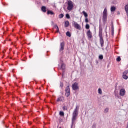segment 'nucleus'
<instances>
[{
	"instance_id": "16",
	"label": "nucleus",
	"mask_w": 128,
	"mask_h": 128,
	"mask_svg": "<svg viewBox=\"0 0 128 128\" xmlns=\"http://www.w3.org/2000/svg\"><path fill=\"white\" fill-rule=\"evenodd\" d=\"M82 14H83L84 16H85L86 18L88 16V13L84 11L82 12Z\"/></svg>"
},
{
	"instance_id": "13",
	"label": "nucleus",
	"mask_w": 128,
	"mask_h": 128,
	"mask_svg": "<svg viewBox=\"0 0 128 128\" xmlns=\"http://www.w3.org/2000/svg\"><path fill=\"white\" fill-rule=\"evenodd\" d=\"M42 10L43 12H46V7L44 6H42Z\"/></svg>"
},
{
	"instance_id": "23",
	"label": "nucleus",
	"mask_w": 128,
	"mask_h": 128,
	"mask_svg": "<svg viewBox=\"0 0 128 128\" xmlns=\"http://www.w3.org/2000/svg\"><path fill=\"white\" fill-rule=\"evenodd\" d=\"M55 28L57 30V32H60V28H58V26L57 25H56Z\"/></svg>"
},
{
	"instance_id": "15",
	"label": "nucleus",
	"mask_w": 128,
	"mask_h": 128,
	"mask_svg": "<svg viewBox=\"0 0 128 128\" xmlns=\"http://www.w3.org/2000/svg\"><path fill=\"white\" fill-rule=\"evenodd\" d=\"M116 8L114 6H112L111 8V12H116Z\"/></svg>"
},
{
	"instance_id": "27",
	"label": "nucleus",
	"mask_w": 128,
	"mask_h": 128,
	"mask_svg": "<svg viewBox=\"0 0 128 128\" xmlns=\"http://www.w3.org/2000/svg\"><path fill=\"white\" fill-rule=\"evenodd\" d=\"M64 14H60L59 16L60 18H64Z\"/></svg>"
},
{
	"instance_id": "29",
	"label": "nucleus",
	"mask_w": 128,
	"mask_h": 128,
	"mask_svg": "<svg viewBox=\"0 0 128 128\" xmlns=\"http://www.w3.org/2000/svg\"><path fill=\"white\" fill-rule=\"evenodd\" d=\"M99 58L100 60H104V56L102 55H100V56H99Z\"/></svg>"
},
{
	"instance_id": "25",
	"label": "nucleus",
	"mask_w": 128,
	"mask_h": 128,
	"mask_svg": "<svg viewBox=\"0 0 128 128\" xmlns=\"http://www.w3.org/2000/svg\"><path fill=\"white\" fill-rule=\"evenodd\" d=\"M98 94H102V89H100V88L98 89Z\"/></svg>"
},
{
	"instance_id": "7",
	"label": "nucleus",
	"mask_w": 128,
	"mask_h": 128,
	"mask_svg": "<svg viewBox=\"0 0 128 128\" xmlns=\"http://www.w3.org/2000/svg\"><path fill=\"white\" fill-rule=\"evenodd\" d=\"M66 96L67 98H68L70 96V86H68L66 89Z\"/></svg>"
},
{
	"instance_id": "2",
	"label": "nucleus",
	"mask_w": 128,
	"mask_h": 128,
	"mask_svg": "<svg viewBox=\"0 0 128 128\" xmlns=\"http://www.w3.org/2000/svg\"><path fill=\"white\" fill-rule=\"evenodd\" d=\"M79 110H80V106H76V109L74 110L73 112L72 122H74L76 120V117L78 114Z\"/></svg>"
},
{
	"instance_id": "35",
	"label": "nucleus",
	"mask_w": 128,
	"mask_h": 128,
	"mask_svg": "<svg viewBox=\"0 0 128 128\" xmlns=\"http://www.w3.org/2000/svg\"><path fill=\"white\" fill-rule=\"evenodd\" d=\"M106 30H108V26L106 27V34H108V32H106Z\"/></svg>"
},
{
	"instance_id": "24",
	"label": "nucleus",
	"mask_w": 128,
	"mask_h": 128,
	"mask_svg": "<svg viewBox=\"0 0 128 128\" xmlns=\"http://www.w3.org/2000/svg\"><path fill=\"white\" fill-rule=\"evenodd\" d=\"M127 74H128V70H126L123 72V76H126Z\"/></svg>"
},
{
	"instance_id": "21",
	"label": "nucleus",
	"mask_w": 128,
	"mask_h": 128,
	"mask_svg": "<svg viewBox=\"0 0 128 128\" xmlns=\"http://www.w3.org/2000/svg\"><path fill=\"white\" fill-rule=\"evenodd\" d=\"M62 70H66V64H62Z\"/></svg>"
},
{
	"instance_id": "26",
	"label": "nucleus",
	"mask_w": 128,
	"mask_h": 128,
	"mask_svg": "<svg viewBox=\"0 0 128 128\" xmlns=\"http://www.w3.org/2000/svg\"><path fill=\"white\" fill-rule=\"evenodd\" d=\"M125 10H126V12H128V5H126L125 6Z\"/></svg>"
},
{
	"instance_id": "28",
	"label": "nucleus",
	"mask_w": 128,
	"mask_h": 128,
	"mask_svg": "<svg viewBox=\"0 0 128 128\" xmlns=\"http://www.w3.org/2000/svg\"><path fill=\"white\" fill-rule=\"evenodd\" d=\"M66 18H68V20H70V14H66Z\"/></svg>"
},
{
	"instance_id": "12",
	"label": "nucleus",
	"mask_w": 128,
	"mask_h": 128,
	"mask_svg": "<svg viewBox=\"0 0 128 128\" xmlns=\"http://www.w3.org/2000/svg\"><path fill=\"white\" fill-rule=\"evenodd\" d=\"M58 102H64V98L62 96H60L57 100Z\"/></svg>"
},
{
	"instance_id": "6",
	"label": "nucleus",
	"mask_w": 128,
	"mask_h": 128,
	"mask_svg": "<svg viewBox=\"0 0 128 128\" xmlns=\"http://www.w3.org/2000/svg\"><path fill=\"white\" fill-rule=\"evenodd\" d=\"M72 26L76 28V30H82V27L80 26V25H79L76 22L74 21L72 22Z\"/></svg>"
},
{
	"instance_id": "20",
	"label": "nucleus",
	"mask_w": 128,
	"mask_h": 128,
	"mask_svg": "<svg viewBox=\"0 0 128 128\" xmlns=\"http://www.w3.org/2000/svg\"><path fill=\"white\" fill-rule=\"evenodd\" d=\"M90 24H87L86 26V30H90Z\"/></svg>"
},
{
	"instance_id": "37",
	"label": "nucleus",
	"mask_w": 128,
	"mask_h": 128,
	"mask_svg": "<svg viewBox=\"0 0 128 128\" xmlns=\"http://www.w3.org/2000/svg\"><path fill=\"white\" fill-rule=\"evenodd\" d=\"M60 128H62L61 127H60Z\"/></svg>"
},
{
	"instance_id": "9",
	"label": "nucleus",
	"mask_w": 128,
	"mask_h": 128,
	"mask_svg": "<svg viewBox=\"0 0 128 128\" xmlns=\"http://www.w3.org/2000/svg\"><path fill=\"white\" fill-rule=\"evenodd\" d=\"M65 46L64 42L60 43V52H62L64 50Z\"/></svg>"
},
{
	"instance_id": "4",
	"label": "nucleus",
	"mask_w": 128,
	"mask_h": 128,
	"mask_svg": "<svg viewBox=\"0 0 128 128\" xmlns=\"http://www.w3.org/2000/svg\"><path fill=\"white\" fill-rule=\"evenodd\" d=\"M106 22H108V10L105 8L103 12V22L106 24Z\"/></svg>"
},
{
	"instance_id": "14",
	"label": "nucleus",
	"mask_w": 128,
	"mask_h": 128,
	"mask_svg": "<svg viewBox=\"0 0 128 128\" xmlns=\"http://www.w3.org/2000/svg\"><path fill=\"white\" fill-rule=\"evenodd\" d=\"M68 26H70V22L66 21L65 23V27L68 28Z\"/></svg>"
},
{
	"instance_id": "22",
	"label": "nucleus",
	"mask_w": 128,
	"mask_h": 128,
	"mask_svg": "<svg viewBox=\"0 0 128 128\" xmlns=\"http://www.w3.org/2000/svg\"><path fill=\"white\" fill-rule=\"evenodd\" d=\"M60 115L61 116H64V113L63 112H60Z\"/></svg>"
},
{
	"instance_id": "30",
	"label": "nucleus",
	"mask_w": 128,
	"mask_h": 128,
	"mask_svg": "<svg viewBox=\"0 0 128 128\" xmlns=\"http://www.w3.org/2000/svg\"><path fill=\"white\" fill-rule=\"evenodd\" d=\"M120 60H122V58H120V57H118L116 59V61L120 62Z\"/></svg>"
},
{
	"instance_id": "34",
	"label": "nucleus",
	"mask_w": 128,
	"mask_h": 128,
	"mask_svg": "<svg viewBox=\"0 0 128 128\" xmlns=\"http://www.w3.org/2000/svg\"><path fill=\"white\" fill-rule=\"evenodd\" d=\"M60 88H64V84L60 83Z\"/></svg>"
},
{
	"instance_id": "32",
	"label": "nucleus",
	"mask_w": 128,
	"mask_h": 128,
	"mask_svg": "<svg viewBox=\"0 0 128 128\" xmlns=\"http://www.w3.org/2000/svg\"><path fill=\"white\" fill-rule=\"evenodd\" d=\"M108 110H110V109H108V108H106V110H105V112L107 113V112H108Z\"/></svg>"
},
{
	"instance_id": "31",
	"label": "nucleus",
	"mask_w": 128,
	"mask_h": 128,
	"mask_svg": "<svg viewBox=\"0 0 128 128\" xmlns=\"http://www.w3.org/2000/svg\"><path fill=\"white\" fill-rule=\"evenodd\" d=\"M64 110H68V107L64 106L63 107Z\"/></svg>"
},
{
	"instance_id": "3",
	"label": "nucleus",
	"mask_w": 128,
	"mask_h": 128,
	"mask_svg": "<svg viewBox=\"0 0 128 128\" xmlns=\"http://www.w3.org/2000/svg\"><path fill=\"white\" fill-rule=\"evenodd\" d=\"M74 2L72 0H68V8L67 10L69 12H72V10H74Z\"/></svg>"
},
{
	"instance_id": "8",
	"label": "nucleus",
	"mask_w": 128,
	"mask_h": 128,
	"mask_svg": "<svg viewBox=\"0 0 128 128\" xmlns=\"http://www.w3.org/2000/svg\"><path fill=\"white\" fill-rule=\"evenodd\" d=\"M86 34L88 38V40H90L92 38L93 36H92V32H90V30H89L87 32Z\"/></svg>"
},
{
	"instance_id": "5",
	"label": "nucleus",
	"mask_w": 128,
	"mask_h": 128,
	"mask_svg": "<svg viewBox=\"0 0 128 128\" xmlns=\"http://www.w3.org/2000/svg\"><path fill=\"white\" fill-rule=\"evenodd\" d=\"M72 88L73 90H80V85H78V83L75 82L72 85Z\"/></svg>"
},
{
	"instance_id": "17",
	"label": "nucleus",
	"mask_w": 128,
	"mask_h": 128,
	"mask_svg": "<svg viewBox=\"0 0 128 128\" xmlns=\"http://www.w3.org/2000/svg\"><path fill=\"white\" fill-rule=\"evenodd\" d=\"M122 78H124V80H128V76L126 75H122Z\"/></svg>"
},
{
	"instance_id": "11",
	"label": "nucleus",
	"mask_w": 128,
	"mask_h": 128,
	"mask_svg": "<svg viewBox=\"0 0 128 128\" xmlns=\"http://www.w3.org/2000/svg\"><path fill=\"white\" fill-rule=\"evenodd\" d=\"M111 30L112 32V36H114V22H111Z\"/></svg>"
},
{
	"instance_id": "19",
	"label": "nucleus",
	"mask_w": 128,
	"mask_h": 128,
	"mask_svg": "<svg viewBox=\"0 0 128 128\" xmlns=\"http://www.w3.org/2000/svg\"><path fill=\"white\" fill-rule=\"evenodd\" d=\"M66 35L68 37V38H71L72 36V34H70V32H68L66 34Z\"/></svg>"
},
{
	"instance_id": "33",
	"label": "nucleus",
	"mask_w": 128,
	"mask_h": 128,
	"mask_svg": "<svg viewBox=\"0 0 128 128\" xmlns=\"http://www.w3.org/2000/svg\"><path fill=\"white\" fill-rule=\"evenodd\" d=\"M86 22L88 24V22L89 20H88V18H86V20H85Z\"/></svg>"
},
{
	"instance_id": "18",
	"label": "nucleus",
	"mask_w": 128,
	"mask_h": 128,
	"mask_svg": "<svg viewBox=\"0 0 128 128\" xmlns=\"http://www.w3.org/2000/svg\"><path fill=\"white\" fill-rule=\"evenodd\" d=\"M48 14H51V16H54V13L52 11L48 10Z\"/></svg>"
},
{
	"instance_id": "10",
	"label": "nucleus",
	"mask_w": 128,
	"mask_h": 128,
	"mask_svg": "<svg viewBox=\"0 0 128 128\" xmlns=\"http://www.w3.org/2000/svg\"><path fill=\"white\" fill-rule=\"evenodd\" d=\"M120 96H126V90L122 89L120 90Z\"/></svg>"
},
{
	"instance_id": "36",
	"label": "nucleus",
	"mask_w": 128,
	"mask_h": 128,
	"mask_svg": "<svg viewBox=\"0 0 128 128\" xmlns=\"http://www.w3.org/2000/svg\"><path fill=\"white\" fill-rule=\"evenodd\" d=\"M126 128H128V126H127Z\"/></svg>"
},
{
	"instance_id": "1",
	"label": "nucleus",
	"mask_w": 128,
	"mask_h": 128,
	"mask_svg": "<svg viewBox=\"0 0 128 128\" xmlns=\"http://www.w3.org/2000/svg\"><path fill=\"white\" fill-rule=\"evenodd\" d=\"M99 36L100 38V44H101L102 48H104V37L102 36V24L100 25Z\"/></svg>"
}]
</instances>
